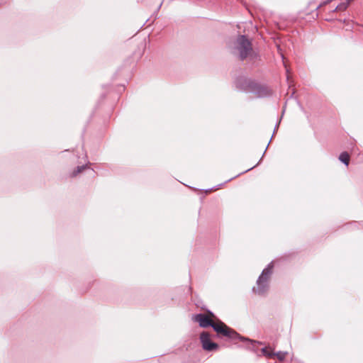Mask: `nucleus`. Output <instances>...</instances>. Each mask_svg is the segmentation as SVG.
Segmentation results:
<instances>
[{
    "mask_svg": "<svg viewBox=\"0 0 363 363\" xmlns=\"http://www.w3.org/2000/svg\"><path fill=\"white\" fill-rule=\"evenodd\" d=\"M262 353L263 355L267 357H274L275 356V352L270 347H264L262 349Z\"/></svg>",
    "mask_w": 363,
    "mask_h": 363,
    "instance_id": "obj_7",
    "label": "nucleus"
},
{
    "mask_svg": "<svg viewBox=\"0 0 363 363\" xmlns=\"http://www.w3.org/2000/svg\"><path fill=\"white\" fill-rule=\"evenodd\" d=\"M274 267L273 262H270L266 268H264L257 280V286L253 287V292L257 295H264L269 289V281L272 274Z\"/></svg>",
    "mask_w": 363,
    "mask_h": 363,
    "instance_id": "obj_4",
    "label": "nucleus"
},
{
    "mask_svg": "<svg viewBox=\"0 0 363 363\" xmlns=\"http://www.w3.org/2000/svg\"><path fill=\"white\" fill-rule=\"evenodd\" d=\"M162 6V3H160L158 6V9Z\"/></svg>",
    "mask_w": 363,
    "mask_h": 363,
    "instance_id": "obj_14",
    "label": "nucleus"
},
{
    "mask_svg": "<svg viewBox=\"0 0 363 363\" xmlns=\"http://www.w3.org/2000/svg\"><path fill=\"white\" fill-rule=\"evenodd\" d=\"M194 319L196 322L199 323L200 327L208 328L211 326L218 335H222L223 336L229 337L232 340L239 339L243 342L247 341L252 343L253 342L252 340L240 336L239 333L228 327L223 322L219 320L217 323H214L212 320H211L208 315L199 313L194 316ZM254 342H256L259 345H263L262 342L259 341H254Z\"/></svg>",
    "mask_w": 363,
    "mask_h": 363,
    "instance_id": "obj_1",
    "label": "nucleus"
},
{
    "mask_svg": "<svg viewBox=\"0 0 363 363\" xmlns=\"http://www.w3.org/2000/svg\"><path fill=\"white\" fill-rule=\"evenodd\" d=\"M235 84L238 89L255 94L257 97H266L271 94V91L267 86H262L244 76L238 77L235 81Z\"/></svg>",
    "mask_w": 363,
    "mask_h": 363,
    "instance_id": "obj_2",
    "label": "nucleus"
},
{
    "mask_svg": "<svg viewBox=\"0 0 363 363\" xmlns=\"http://www.w3.org/2000/svg\"><path fill=\"white\" fill-rule=\"evenodd\" d=\"M208 313H209V315H210L211 316H213V313L212 312L208 311Z\"/></svg>",
    "mask_w": 363,
    "mask_h": 363,
    "instance_id": "obj_12",
    "label": "nucleus"
},
{
    "mask_svg": "<svg viewBox=\"0 0 363 363\" xmlns=\"http://www.w3.org/2000/svg\"><path fill=\"white\" fill-rule=\"evenodd\" d=\"M339 160L343 162L345 165H348L349 164V162H350V156L348 155L347 152H342L340 156H339Z\"/></svg>",
    "mask_w": 363,
    "mask_h": 363,
    "instance_id": "obj_8",
    "label": "nucleus"
},
{
    "mask_svg": "<svg viewBox=\"0 0 363 363\" xmlns=\"http://www.w3.org/2000/svg\"><path fill=\"white\" fill-rule=\"evenodd\" d=\"M232 52L241 60L247 58L254 60L257 57V54L252 49L251 41L245 35L238 36L233 43Z\"/></svg>",
    "mask_w": 363,
    "mask_h": 363,
    "instance_id": "obj_3",
    "label": "nucleus"
},
{
    "mask_svg": "<svg viewBox=\"0 0 363 363\" xmlns=\"http://www.w3.org/2000/svg\"><path fill=\"white\" fill-rule=\"evenodd\" d=\"M200 340L202 343L203 350L206 351H213L218 347V344L211 341L210 335L206 332H203L201 333Z\"/></svg>",
    "mask_w": 363,
    "mask_h": 363,
    "instance_id": "obj_5",
    "label": "nucleus"
},
{
    "mask_svg": "<svg viewBox=\"0 0 363 363\" xmlns=\"http://www.w3.org/2000/svg\"><path fill=\"white\" fill-rule=\"evenodd\" d=\"M342 2L338 4L335 9L333 11V12H335L336 11H345L348 7L349 4L352 0H341Z\"/></svg>",
    "mask_w": 363,
    "mask_h": 363,
    "instance_id": "obj_6",
    "label": "nucleus"
},
{
    "mask_svg": "<svg viewBox=\"0 0 363 363\" xmlns=\"http://www.w3.org/2000/svg\"><path fill=\"white\" fill-rule=\"evenodd\" d=\"M286 354L287 352H278L275 353L274 357H277L279 360H283L286 357Z\"/></svg>",
    "mask_w": 363,
    "mask_h": 363,
    "instance_id": "obj_10",
    "label": "nucleus"
},
{
    "mask_svg": "<svg viewBox=\"0 0 363 363\" xmlns=\"http://www.w3.org/2000/svg\"><path fill=\"white\" fill-rule=\"evenodd\" d=\"M86 165L77 166V168L73 171L72 176L75 177L80 172H82L85 168Z\"/></svg>",
    "mask_w": 363,
    "mask_h": 363,
    "instance_id": "obj_9",
    "label": "nucleus"
},
{
    "mask_svg": "<svg viewBox=\"0 0 363 363\" xmlns=\"http://www.w3.org/2000/svg\"><path fill=\"white\" fill-rule=\"evenodd\" d=\"M333 0H326L325 1H323L322 4H320L319 6H317L316 9H318L319 8H320L323 5H326L329 3H330L331 1H333Z\"/></svg>",
    "mask_w": 363,
    "mask_h": 363,
    "instance_id": "obj_11",
    "label": "nucleus"
},
{
    "mask_svg": "<svg viewBox=\"0 0 363 363\" xmlns=\"http://www.w3.org/2000/svg\"><path fill=\"white\" fill-rule=\"evenodd\" d=\"M252 169V167L249 168V169H247V170H245V172H248V171H250V169Z\"/></svg>",
    "mask_w": 363,
    "mask_h": 363,
    "instance_id": "obj_13",
    "label": "nucleus"
},
{
    "mask_svg": "<svg viewBox=\"0 0 363 363\" xmlns=\"http://www.w3.org/2000/svg\"><path fill=\"white\" fill-rule=\"evenodd\" d=\"M277 127H278V125H277L276 127H274V130L277 129Z\"/></svg>",
    "mask_w": 363,
    "mask_h": 363,
    "instance_id": "obj_15",
    "label": "nucleus"
}]
</instances>
